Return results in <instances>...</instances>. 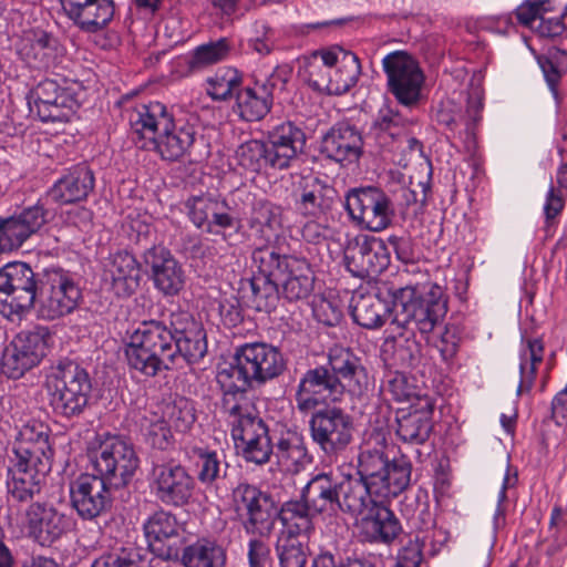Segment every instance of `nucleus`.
Listing matches in <instances>:
<instances>
[{
    "mask_svg": "<svg viewBox=\"0 0 567 567\" xmlns=\"http://www.w3.org/2000/svg\"><path fill=\"white\" fill-rule=\"evenodd\" d=\"M235 511L244 518L246 533L268 537L278 517L282 524L279 535L308 538L315 529L313 518L318 514L300 496L285 502L277 511L272 497L257 486L240 483L233 491Z\"/></svg>",
    "mask_w": 567,
    "mask_h": 567,
    "instance_id": "obj_1",
    "label": "nucleus"
},
{
    "mask_svg": "<svg viewBox=\"0 0 567 567\" xmlns=\"http://www.w3.org/2000/svg\"><path fill=\"white\" fill-rule=\"evenodd\" d=\"M301 74L313 90L341 95L357 84L361 65L354 53L340 47H331L306 56Z\"/></svg>",
    "mask_w": 567,
    "mask_h": 567,
    "instance_id": "obj_2",
    "label": "nucleus"
},
{
    "mask_svg": "<svg viewBox=\"0 0 567 567\" xmlns=\"http://www.w3.org/2000/svg\"><path fill=\"white\" fill-rule=\"evenodd\" d=\"M173 342V328L171 330L157 320L143 321L128 337L125 347L127 363L146 377H155L176 364Z\"/></svg>",
    "mask_w": 567,
    "mask_h": 567,
    "instance_id": "obj_3",
    "label": "nucleus"
},
{
    "mask_svg": "<svg viewBox=\"0 0 567 567\" xmlns=\"http://www.w3.org/2000/svg\"><path fill=\"white\" fill-rule=\"evenodd\" d=\"M394 321L408 329L429 334L442 322L447 301L441 286L432 284L426 292L417 286H405L393 291Z\"/></svg>",
    "mask_w": 567,
    "mask_h": 567,
    "instance_id": "obj_4",
    "label": "nucleus"
},
{
    "mask_svg": "<svg viewBox=\"0 0 567 567\" xmlns=\"http://www.w3.org/2000/svg\"><path fill=\"white\" fill-rule=\"evenodd\" d=\"M44 386L54 412L65 417L80 415L92 391L87 371L70 360L50 368Z\"/></svg>",
    "mask_w": 567,
    "mask_h": 567,
    "instance_id": "obj_5",
    "label": "nucleus"
},
{
    "mask_svg": "<svg viewBox=\"0 0 567 567\" xmlns=\"http://www.w3.org/2000/svg\"><path fill=\"white\" fill-rule=\"evenodd\" d=\"M412 465L405 457L390 461L382 451L365 450L359 456L358 474L368 480L375 498L385 502L410 484Z\"/></svg>",
    "mask_w": 567,
    "mask_h": 567,
    "instance_id": "obj_6",
    "label": "nucleus"
},
{
    "mask_svg": "<svg viewBox=\"0 0 567 567\" xmlns=\"http://www.w3.org/2000/svg\"><path fill=\"white\" fill-rule=\"evenodd\" d=\"M39 277L25 262L0 268V313L10 321L21 320L34 306Z\"/></svg>",
    "mask_w": 567,
    "mask_h": 567,
    "instance_id": "obj_7",
    "label": "nucleus"
},
{
    "mask_svg": "<svg viewBox=\"0 0 567 567\" xmlns=\"http://www.w3.org/2000/svg\"><path fill=\"white\" fill-rule=\"evenodd\" d=\"M89 457L95 475L115 488L126 486L140 465L133 445L120 436L105 437L89 450Z\"/></svg>",
    "mask_w": 567,
    "mask_h": 567,
    "instance_id": "obj_8",
    "label": "nucleus"
},
{
    "mask_svg": "<svg viewBox=\"0 0 567 567\" xmlns=\"http://www.w3.org/2000/svg\"><path fill=\"white\" fill-rule=\"evenodd\" d=\"M38 317L55 320L73 312L82 298L74 277L61 268H48L39 275Z\"/></svg>",
    "mask_w": 567,
    "mask_h": 567,
    "instance_id": "obj_9",
    "label": "nucleus"
},
{
    "mask_svg": "<svg viewBox=\"0 0 567 567\" xmlns=\"http://www.w3.org/2000/svg\"><path fill=\"white\" fill-rule=\"evenodd\" d=\"M52 334L47 327L18 332L4 347L0 361L1 372L18 380L38 367L48 354Z\"/></svg>",
    "mask_w": 567,
    "mask_h": 567,
    "instance_id": "obj_10",
    "label": "nucleus"
},
{
    "mask_svg": "<svg viewBox=\"0 0 567 567\" xmlns=\"http://www.w3.org/2000/svg\"><path fill=\"white\" fill-rule=\"evenodd\" d=\"M309 432L312 442L322 454L329 460H334L353 440V420L341 408H321L311 414Z\"/></svg>",
    "mask_w": 567,
    "mask_h": 567,
    "instance_id": "obj_11",
    "label": "nucleus"
},
{
    "mask_svg": "<svg viewBox=\"0 0 567 567\" xmlns=\"http://www.w3.org/2000/svg\"><path fill=\"white\" fill-rule=\"evenodd\" d=\"M346 209L357 225L375 233L388 228L395 214L389 195L372 186L351 189L346 197Z\"/></svg>",
    "mask_w": 567,
    "mask_h": 567,
    "instance_id": "obj_12",
    "label": "nucleus"
},
{
    "mask_svg": "<svg viewBox=\"0 0 567 567\" xmlns=\"http://www.w3.org/2000/svg\"><path fill=\"white\" fill-rule=\"evenodd\" d=\"M388 90L404 106H413L421 99L424 74L416 59L406 51H393L382 60Z\"/></svg>",
    "mask_w": 567,
    "mask_h": 567,
    "instance_id": "obj_13",
    "label": "nucleus"
},
{
    "mask_svg": "<svg viewBox=\"0 0 567 567\" xmlns=\"http://www.w3.org/2000/svg\"><path fill=\"white\" fill-rule=\"evenodd\" d=\"M343 385L326 367L307 370L299 379L295 392L297 409L301 413L315 412L342 399Z\"/></svg>",
    "mask_w": 567,
    "mask_h": 567,
    "instance_id": "obj_14",
    "label": "nucleus"
},
{
    "mask_svg": "<svg viewBox=\"0 0 567 567\" xmlns=\"http://www.w3.org/2000/svg\"><path fill=\"white\" fill-rule=\"evenodd\" d=\"M50 219L51 213L41 199L11 216L0 217V251L19 249L29 238L39 234Z\"/></svg>",
    "mask_w": 567,
    "mask_h": 567,
    "instance_id": "obj_15",
    "label": "nucleus"
},
{
    "mask_svg": "<svg viewBox=\"0 0 567 567\" xmlns=\"http://www.w3.org/2000/svg\"><path fill=\"white\" fill-rule=\"evenodd\" d=\"M343 261L352 276L365 278L384 271L390 264V256L382 239L359 235L347 240Z\"/></svg>",
    "mask_w": 567,
    "mask_h": 567,
    "instance_id": "obj_16",
    "label": "nucleus"
},
{
    "mask_svg": "<svg viewBox=\"0 0 567 567\" xmlns=\"http://www.w3.org/2000/svg\"><path fill=\"white\" fill-rule=\"evenodd\" d=\"M195 480L181 464L166 463L153 467L151 488L167 506L187 505L194 495Z\"/></svg>",
    "mask_w": 567,
    "mask_h": 567,
    "instance_id": "obj_17",
    "label": "nucleus"
},
{
    "mask_svg": "<svg viewBox=\"0 0 567 567\" xmlns=\"http://www.w3.org/2000/svg\"><path fill=\"white\" fill-rule=\"evenodd\" d=\"M110 487L95 474H81L70 483L71 505L82 519L92 520L111 507Z\"/></svg>",
    "mask_w": 567,
    "mask_h": 567,
    "instance_id": "obj_18",
    "label": "nucleus"
},
{
    "mask_svg": "<svg viewBox=\"0 0 567 567\" xmlns=\"http://www.w3.org/2000/svg\"><path fill=\"white\" fill-rule=\"evenodd\" d=\"M24 526L34 543L51 546L68 532L69 519L54 506L35 502L25 509Z\"/></svg>",
    "mask_w": 567,
    "mask_h": 567,
    "instance_id": "obj_19",
    "label": "nucleus"
},
{
    "mask_svg": "<svg viewBox=\"0 0 567 567\" xmlns=\"http://www.w3.org/2000/svg\"><path fill=\"white\" fill-rule=\"evenodd\" d=\"M174 351L176 361L183 358L187 363L198 362L207 352L206 332L203 324L187 312L172 313Z\"/></svg>",
    "mask_w": 567,
    "mask_h": 567,
    "instance_id": "obj_20",
    "label": "nucleus"
},
{
    "mask_svg": "<svg viewBox=\"0 0 567 567\" xmlns=\"http://www.w3.org/2000/svg\"><path fill=\"white\" fill-rule=\"evenodd\" d=\"M285 83V74L276 69L265 81H256L254 86L237 92L236 102L240 117L248 122L264 118L272 106L274 90Z\"/></svg>",
    "mask_w": 567,
    "mask_h": 567,
    "instance_id": "obj_21",
    "label": "nucleus"
},
{
    "mask_svg": "<svg viewBox=\"0 0 567 567\" xmlns=\"http://www.w3.org/2000/svg\"><path fill=\"white\" fill-rule=\"evenodd\" d=\"M265 143L268 148L270 167L285 169L302 153L306 145V135L292 122H284L268 132Z\"/></svg>",
    "mask_w": 567,
    "mask_h": 567,
    "instance_id": "obj_22",
    "label": "nucleus"
},
{
    "mask_svg": "<svg viewBox=\"0 0 567 567\" xmlns=\"http://www.w3.org/2000/svg\"><path fill=\"white\" fill-rule=\"evenodd\" d=\"M236 352L252 380L258 384L277 378L286 368L281 352L268 343H246L238 348Z\"/></svg>",
    "mask_w": 567,
    "mask_h": 567,
    "instance_id": "obj_23",
    "label": "nucleus"
},
{
    "mask_svg": "<svg viewBox=\"0 0 567 567\" xmlns=\"http://www.w3.org/2000/svg\"><path fill=\"white\" fill-rule=\"evenodd\" d=\"M30 99L41 121L61 122L68 120L75 100L69 89L62 87L56 81L45 79L30 93Z\"/></svg>",
    "mask_w": 567,
    "mask_h": 567,
    "instance_id": "obj_24",
    "label": "nucleus"
},
{
    "mask_svg": "<svg viewBox=\"0 0 567 567\" xmlns=\"http://www.w3.org/2000/svg\"><path fill=\"white\" fill-rule=\"evenodd\" d=\"M17 53L25 64L38 70L55 68L63 58L59 41L41 30L25 33L17 44Z\"/></svg>",
    "mask_w": 567,
    "mask_h": 567,
    "instance_id": "obj_25",
    "label": "nucleus"
},
{
    "mask_svg": "<svg viewBox=\"0 0 567 567\" xmlns=\"http://www.w3.org/2000/svg\"><path fill=\"white\" fill-rule=\"evenodd\" d=\"M144 262L151 269L154 286L165 296H176L185 285L182 265L164 247H152L144 254Z\"/></svg>",
    "mask_w": 567,
    "mask_h": 567,
    "instance_id": "obj_26",
    "label": "nucleus"
},
{
    "mask_svg": "<svg viewBox=\"0 0 567 567\" xmlns=\"http://www.w3.org/2000/svg\"><path fill=\"white\" fill-rule=\"evenodd\" d=\"M332 375L343 385V393L360 396L369 390L370 381L367 369L349 348L333 346L328 354Z\"/></svg>",
    "mask_w": 567,
    "mask_h": 567,
    "instance_id": "obj_27",
    "label": "nucleus"
},
{
    "mask_svg": "<svg viewBox=\"0 0 567 567\" xmlns=\"http://www.w3.org/2000/svg\"><path fill=\"white\" fill-rule=\"evenodd\" d=\"M65 16L84 32L104 29L115 13L114 0H60Z\"/></svg>",
    "mask_w": 567,
    "mask_h": 567,
    "instance_id": "obj_28",
    "label": "nucleus"
},
{
    "mask_svg": "<svg viewBox=\"0 0 567 567\" xmlns=\"http://www.w3.org/2000/svg\"><path fill=\"white\" fill-rule=\"evenodd\" d=\"M95 178L85 164L69 168L48 190V196L61 205L85 200L93 192Z\"/></svg>",
    "mask_w": 567,
    "mask_h": 567,
    "instance_id": "obj_29",
    "label": "nucleus"
},
{
    "mask_svg": "<svg viewBox=\"0 0 567 567\" xmlns=\"http://www.w3.org/2000/svg\"><path fill=\"white\" fill-rule=\"evenodd\" d=\"M362 145V135L355 126L338 123L322 137L321 153L340 164L352 163L360 157Z\"/></svg>",
    "mask_w": 567,
    "mask_h": 567,
    "instance_id": "obj_30",
    "label": "nucleus"
},
{
    "mask_svg": "<svg viewBox=\"0 0 567 567\" xmlns=\"http://www.w3.org/2000/svg\"><path fill=\"white\" fill-rule=\"evenodd\" d=\"M434 405L430 398H419L409 412L396 414V434L406 443L423 444L433 430Z\"/></svg>",
    "mask_w": 567,
    "mask_h": 567,
    "instance_id": "obj_31",
    "label": "nucleus"
},
{
    "mask_svg": "<svg viewBox=\"0 0 567 567\" xmlns=\"http://www.w3.org/2000/svg\"><path fill=\"white\" fill-rule=\"evenodd\" d=\"M12 451L16 458L31 462L33 466L38 464L40 471L51 468L52 450L47 429L42 424L24 425L19 432Z\"/></svg>",
    "mask_w": 567,
    "mask_h": 567,
    "instance_id": "obj_32",
    "label": "nucleus"
},
{
    "mask_svg": "<svg viewBox=\"0 0 567 567\" xmlns=\"http://www.w3.org/2000/svg\"><path fill=\"white\" fill-rule=\"evenodd\" d=\"M128 121L133 134L150 142L172 127L174 115L165 104L155 101L136 105L130 112Z\"/></svg>",
    "mask_w": 567,
    "mask_h": 567,
    "instance_id": "obj_33",
    "label": "nucleus"
},
{
    "mask_svg": "<svg viewBox=\"0 0 567 567\" xmlns=\"http://www.w3.org/2000/svg\"><path fill=\"white\" fill-rule=\"evenodd\" d=\"M196 131L190 124L173 125L164 130L156 138L145 142L141 147L154 150L162 159L177 162L189 154L194 145Z\"/></svg>",
    "mask_w": 567,
    "mask_h": 567,
    "instance_id": "obj_34",
    "label": "nucleus"
},
{
    "mask_svg": "<svg viewBox=\"0 0 567 567\" xmlns=\"http://www.w3.org/2000/svg\"><path fill=\"white\" fill-rule=\"evenodd\" d=\"M105 279L110 280L111 289L117 297H131L141 282V270L134 256L127 251L111 254L105 264Z\"/></svg>",
    "mask_w": 567,
    "mask_h": 567,
    "instance_id": "obj_35",
    "label": "nucleus"
},
{
    "mask_svg": "<svg viewBox=\"0 0 567 567\" xmlns=\"http://www.w3.org/2000/svg\"><path fill=\"white\" fill-rule=\"evenodd\" d=\"M300 495L318 515L331 516L339 512V480L331 472L315 475Z\"/></svg>",
    "mask_w": 567,
    "mask_h": 567,
    "instance_id": "obj_36",
    "label": "nucleus"
},
{
    "mask_svg": "<svg viewBox=\"0 0 567 567\" xmlns=\"http://www.w3.org/2000/svg\"><path fill=\"white\" fill-rule=\"evenodd\" d=\"M216 378L223 390V411H231L238 403L248 402L245 393L255 381L248 370H246L237 352L235 353L234 362L221 368Z\"/></svg>",
    "mask_w": 567,
    "mask_h": 567,
    "instance_id": "obj_37",
    "label": "nucleus"
},
{
    "mask_svg": "<svg viewBox=\"0 0 567 567\" xmlns=\"http://www.w3.org/2000/svg\"><path fill=\"white\" fill-rule=\"evenodd\" d=\"M334 189L318 176L302 178V192L296 203L297 210L305 217L320 219L331 208Z\"/></svg>",
    "mask_w": 567,
    "mask_h": 567,
    "instance_id": "obj_38",
    "label": "nucleus"
},
{
    "mask_svg": "<svg viewBox=\"0 0 567 567\" xmlns=\"http://www.w3.org/2000/svg\"><path fill=\"white\" fill-rule=\"evenodd\" d=\"M12 467L9 468L7 487L9 494L19 502H27L40 493L41 482L49 471H40L38 464L14 458Z\"/></svg>",
    "mask_w": 567,
    "mask_h": 567,
    "instance_id": "obj_39",
    "label": "nucleus"
},
{
    "mask_svg": "<svg viewBox=\"0 0 567 567\" xmlns=\"http://www.w3.org/2000/svg\"><path fill=\"white\" fill-rule=\"evenodd\" d=\"M383 503L378 501L370 508V514L361 520V529L370 542L389 544L400 535L402 526Z\"/></svg>",
    "mask_w": 567,
    "mask_h": 567,
    "instance_id": "obj_40",
    "label": "nucleus"
},
{
    "mask_svg": "<svg viewBox=\"0 0 567 567\" xmlns=\"http://www.w3.org/2000/svg\"><path fill=\"white\" fill-rule=\"evenodd\" d=\"M339 511L351 515H361L365 509H370L377 502L375 495L370 488L368 480L347 476L339 481Z\"/></svg>",
    "mask_w": 567,
    "mask_h": 567,
    "instance_id": "obj_41",
    "label": "nucleus"
},
{
    "mask_svg": "<svg viewBox=\"0 0 567 567\" xmlns=\"http://www.w3.org/2000/svg\"><path fill=\"white\" fill-rule=\"evenodd\" d=\"M144 535L153 550L163 551L167 545L166 556L173 553L171 542L179 538L181 526L172 513L159 509L153 513L143 524Z\"/></svg>",
    "mask_w": 567,
    "mask_h": 567,
    "instance_id": "obj_42",
    "label": "nucleus"
},
{
    "mask_svg": "<svg viewBox=\"0 0 567 567\" xmlns=\"http://www.w3.org/2000/svg\"><path fill=\"white\" fill-rule=\"evenodd\" d=\"M278 463L289 472H299L311 463V456L301 433L292 430L282 432L275 445Z\"/></svg>",
    "mask_w": 567,
    "mask_h": 567,
    "instance_id": "obj_43",
    "label": "nucleus"
},
{
    "mask_svg": "<svg viewBox=\"0 0 567 567\" xmlns=\"http://www.w3.org/2000/svg\"><path fill=\"white\" fill-rule=\"evenodd\" d=\"M223 412L227 416L236 445L252 442V439L268 432L266 424L250 410L248 402L238 403L234 410Z\"/></svg>",
    "mask_w": 567,
    "mask_h": 567,
    "instance_id": "obj_44",
    "label": "nucleus"
},
{
    "mask_svg": "<svg viewBox=\"0 0 567 567\" xmlns=\"http://www.w3.org/2000/svg\"><path fill=\"white\" fill-rule=\"evenodd\" d=\"M223 412L227 416L236 445L252 442V439L268 432L266 424L250 410L248 402L238 403L234 410Z\"/></svg>",
    "mask_w": 567,
    "mask_h": 567,
    "instance_id": "obj_45",
    "label": "nucleus"
},
{
    "mask_svg": "<svg viewBox=\"0 0 567 567\" xmlns=\"http://www.w3.org/2000/svg\"><path fill=\"white\" fill-rule=\"evenodd\" d=\"M282 295L289 301L307 298L313 289V277L309 265L305 260L290 259L287 268L279 279Z\"/></svg>",
    "mask_w": 567,
    "mask_h": 567,
    "instance_id": "obj_46",
    "label": "nucleus"
},
{
    "mask_svg": "<svg viewBox=\"0 0 567 567\" xmlns=\"http://www.w3.org/2000/svg\"><path fill=\"white\" fill-rule=\"evenodd\" d=\"M409 125L398 111L388 105L382 106L372 125V134L380 147L394 151V142L396 138L403 137L404 131Z\"/></svg>",
    "mask_w": 567,
    "mask_h": 567,
    "instance_id": "obj_47",
    "label": "nucleus"
},
{
    "mask_svg": "<svg viewBox=\"0 0 567 567\" xmlns=\"http://www.w3.org/2000/svg\"><path fill=\"white\" fill-rule=\"evenodd\" d=\"M189 457L197 468V478L205 486H214L226 477L228 464L216 451L203 446H193Z\"/></svg>",
    "mask_w": 567,
    "mask_h": 567,
    "instance_id": "obj_48",
    "label": "nucleus"
},
{
    "mask_svg": "<svg viewBox=\"0 0 567 567\" xmlns=\"http://www.w3.org/2000/svg\"><path fill=\"white\" fill-rule=\"evenodd\" d=\"M182 564L185 567H225L226 551L216 542L202 538L183 549Z\"/></svg>",
    "mask_w": 567,
    "mask_h": 567,
    "instance_id": "obj_49",
    "label": "nucleus"
},
{
    "mask_svg": "<svg viewBox=\"0 0 567 567\" xmlns=\"http://www.w3.org/2000/svg\"><path fill=\"white\" fill-rule=\"evenodd\" d=\"M386 311L385 305L372 295L354 297L351 306L353 320L367 329H377L383 326Z\"/></svg>",
    "mask_w": 567,
    "mask_h": 567,
    "instance_id": "obj_50",
    "label": "nucleus"
},
{
    "mask_svg": "<svg viewBox=\"0 0 567 567\" xmlns=\"http://www.w3.org/2000/svg\"><path fill=\"white\" fill-rule=\"evenodd\" d=\"M543 342L539 339L527 340L519 355L520 381L517 389L518 395L524 391H530L533 388L537 368L543 362Z\"/></svg>",
    "mask_w": 567,
    "mask_h": 567,
    "instance_id": "obj_51",
    "label": "nucleus"
},
{
    "mask_svg": "<svg viewBox=\"0 0 567 567\" xmlns=\"http://www.w3.org/2000/svg\"><path fill=\"white\" fill-rule=\"evenodd\" d=\"M280 278L254 276L247 281L251 306L258 311H271L279 300L278 281Z\"/></svg>",
    "mask_w": 567,
    "mask_h": 567,
    "instance_id": "obj_52",
    "label": "nucleus"
},
{
    "mask_svg": "<svg viewBox=\"0 0 567 567\" xmlns=\"http://www.w3.org/2000/svg\"><path fill=\"white\" fill-rule=\"evenodd\" d=\"M537 62L544 73L545 80L555 99H558L557 86L563 74L567 72V52L550 47L545 53L537 56Z\"/></svg>",
    "mask_w": 567,
    "mask_h": 567,
    "instance_id": "obj_53",
    "label": "nucleus"
},
{
    "mask_svg": "<svg viewBox=\"0 0 567 567\" xmlns=\"http://www.w3.org/2000/svg\"><path fill=\"white\" fill-rule=\"evenodd\" d=\"M162 413L165 422L177 432L188 431L196 421L195 406L185 396H176L164 403Z\"/></svg>",
    "mask_w": 567,
    "mask_h": 567,
    "instance_id": "obj_54",
    "label": "nucleus"
},
{
    "mask_svg": "<svg viewBox=\"0 0 567 567\" xmlns=\"http://www.w3.org/2000/svg\"><path fill=\"white\" fill-rule=\"evenodd\" d=\"M241 74L234 68H220L207 79V94L216 101L230 99L241 85Z\"/></svg>",
    "mask_w": 567,
    "mask_h": 567,
    "instance_id": "obj_55",
    "label": "nucleus"
},
{
    "mask_svg": "<svg viewBox=\"0 0 567 567\" xmlns=\"http://www.w3.org/2000/svg\"><path fill=\"white\" fill-rule=\"evenodd\" d=\"M233 47L227 38L197 47L188 62L190 70L197 71L208 65L224 61L230 54Z\"/></svg>",
    "mask_w": 567,
    "mask_h": 567,
    "instance_id": "obj_56",
    "label": "nucleus"
},
{
    "mask_svg": "<svg viewBox=\"0 0 567 567\" xmlns=\"http://www.w3.org/2000/svg\"><path fill=\"white\" fill-rule=\"evenodd\" d=\"M308 547L303 538L279 535L276 553L280 567H305L308 558Z\"/></svg>",
    "mask_w": 567,
    "mask_h": 567,
    "instance_id": "obj_57",
    "label": "nucleus"
},
{
    "mask_svg": "<svg viewBox=\"0 0 567 567\" xmlns=\"http://www.w3.org/2000/svg\"><path fill=\"white\" fill-rule=\"evenodd\" d=\"M235 159L239 166L255 173L267 166L270 167L266 143L258 140L240 144L235 152Z\"/></svg>",
    "mask_w": 567,
    "mask_h": 567,
    "instance_id": "obj_58",
    "label": "nucleus"
},
{
    "mask_svg": "<svg viewBox=\"0 0 567 567\" xmlns=\"http://www.w3.org/2000/svg\"><path fill=\"white\" fill-rule=\"evenodd\" d=\"M251 259L252 265L258 269L257 276L280 278L287 268V261L291 258L278 254L274 247L264 246L254 249Z\"/></svg>",
    "mask_w": 567,
    "mask_h": 567,
    "instance_id": "obj_59",
    "label": "nucleus"
},
{
    "mask_svg": "<svg viewBox=\"0 0 567 567\" xmlns=\"http://www.w3.org/2000/svg\"><path fill=\"white\" fill-rule=\"evenodd\" d=\"M547 554L555 556L567 551V506H555L550 514Z\"/></svg>",
    "mask_w": 567,
    "mask_h": 567,
    "instance_id": "obj_60",
    "label": "nucleus"
},
{
    "mask_svg": "<svg viewBox=\"0 0 567 567\" xmlns=\"http://www.w3.org/2000/svg\"><path fill=\"white\" fill-rule=\"evenodd\" d=\"M92 567H143V561L134 546H117L96 558Z\"/></svg>",
    "mask_w": 567,
    "mask_h": 567,
    "instance_id": "obj_61",
    "label": "nucleus"
},
{
    "mask_svg": "<svg viewBox=\"0 0 567 567\" xmlns=\"http://www.w3.org/2000/svg\"><path fill=\"white\" fill-rule=\"evenodd\" d=\"M219 202L220 199L212 195L193 196L186 200L187 215L196 228L199 229L207 223L209 214L219 206Z\"/></svg>",
    "mask_w": 567,
    "mask_h": 567,
    "instance_id": "obj_62",
    "label": "nucleus"
},
{
    "mask_svg": "<svg viewBox=\"0 0 567 567\" xmlns=\"http://www.w3.org/2000/svg\"><path fill=\"white\" fill-rule=\"evenodd\" d=\"M384 391L398 402H409L414 398L419 400L416 386L410 381L409 377L401 372L389 374Z\"/></svg>",
    "mask_w": 567,
    "mask_h": 567,
    "instance_id": "obj_63",
    "label": "nucleus"
},
{
    "mask_svg": "<svg viewBox=\"0 0 567 567\" xmlns=\"http://www.w3.org/2000/svg\"><path fill=\"white\" fill-rule=\"evenodd\" d=\"M236 446L241 449L243 456L247 462L256 464L267 463L272 454V444L268 432L252 439V442H245Z\"/></svg>",
    "mask_w": 567,
    "mask_h": 567,
    "instance_id": "obj_64",
    "label": "nucleus"
}]
</instances>
